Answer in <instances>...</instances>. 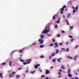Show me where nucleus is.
Listing matches in <instances>:
<instances>
[{
	"mask_svg": "<svg viewBox=\"0 0 79 79\" xmlns=\"http://www.w3.org/2000/svg\"><path fill=\"white\" fill-rule=\"evenodd\" d=\"M16 74V72H12V73H10L9 74V77H13V76H14V74Z\"/></svg>",
	"mask_w": 79,
	"mask_h": 79,
	"instance_id": "f257e3e1",
	"label": "nucleus"
},
{
	"mask_svg": "<svg viewBox=\"0 0 79 79\" xmlns=\"http://www.w3.org/2000/svg\"><path fill=\"white\" fill-rule=\"evenodd\" d=\"M75 10H73V13H76V12H77V10H78V7H77V6L76 7V8H75Z\"/></svg>",
	"mask_w": 79,
	"mask_h": 79,
	"instance_id": "f03ea898",
	"label": "nucleus"
},
{
	"mask_svg": "<svg viewBox=\"0 0 79 79\" xmlns=\"http://www.w3.org/2000/svg\"><path fill=\"white\" fill-rule=\"evenodd\" d=\"M39 43L40 44H42V43H43L44 42V40H42L41 39H40L39 40Z\"/></svg>",
	"mask_w": 79,
	"mask_h": 79,
	"instance_id": "7ed1b4c3",
	"label": "nucleus"
},
{
	"mask_svg": "<svg viewBox=\"0 0 79 79\" xmlns=\"http://www.w3.org/2000/svg\"><path fill=\"white\" fill-rule=\"evenodd\" d=\"M49 73H50V71L48 70H46V74H49Z\"/></svg>",
	"mask_w": 79,
	"mask_h": 79,
	"instance_id": "20e7f679",
	"label": "nucleus"
},
{
	"mask_svg": "<svg viewBox=\"0 0 79 79\" xmlns=\"http://www.w3.org/2000/svg\"><path fill=\"white\" fill-rule=\"evenodd\" d=\"M31 59H28L26 60V62L27 63H31Z\"/></svg>",
	"mask_w": 79,
	"mask_h": 79,
	"instance_id": "39448f33",
	"label": "nucleus"
},
{
	"mask_svg": "<svg viewBox=\"0 0 79 79\" xmlns=\"http://www.w3.org/2000/svg\"><path fill=\"white\" fill-rule=\"evenodd\" d=\"M45 31H46L47 33L48 32H49V29H47V27H46V29H45Z\"/></svg>",
	"mask_w": 79,
	"mask_h": 79,
	"instance_id": "423d86ee",
	"label": "nucleus"
},
{
	"mask_svg": "<svg viewBox=\"0 0 79 79\" xmlns=\"http://www.w3.org/2000/svg\"><path fill=\"white\" fill-rule=\"evenodd\" d=\"M60 19H61V18H59L58 21L56 22V23H57L58 24V23H60Z\"/></svg>",
	"mask_w": 79,
	"mask_h": 79,
	"instance_id": "0eeeda50",
	"label": "nucleus"
},
{
	"mask_svg": "<svg viewBox=\"0 0 79 79\" xmlns=\"http://www.w3.org/2000/svg\"><path fill=\"white\" fill-rule=\"evenodd\" d=\"M60 68L61 69H65V68H64V67L63 65H62Z\"/></svg>",
	"mask_w": 79,
	"mask_h": 79,
	"instance_id": "6e6552de",
	"label": "nucleus"
},
{
	"mask_svg": "<svg viewBox=\"0 0 79 79\" xmlns=\"http://www.w3.org/2000/svg\"><path fill=\"white\" fill-rule=\"evenodd\" d=\"M39 66V64H37V65H35V69H37V67H38V66Z\"/></svg>",
	"mask_w": 79,
	"mask_h": 79,
	"instance_id": "1a4fd4ad",
	"label": "nucleus"
},
{
	"mask_svg": "<svg viewBox=\"0 0 79 79\" xmlns=\"http://www.w3.org/2000/svg\"><path fill=\"white\" fill-rule=\"evenodd\" d=\"M77 57H78V56H75L74 58V60H75V61H76V60L77 59Z\"/></svg>",
	"mask_w": 79,
	"mask_h": 79,
	"instance_id": "9d476101",
	"label": "nucleus"
},
{
	"mask_svg": "<svg viewBox=\"0 0 79 79\" xmlns=\"http://www.w3.org/2000/svg\"><path fill=\"white\" fill-rule=\"evenodd\" d=\"M0 77L1 78H3V75H2V73H0Z\"/></svg>",
	"mask_w": 79,
	"mask_h": 79,
	"instance_id": "9b49d317",
	"label": "nucleus"
},
{
	"mask_svg": "<svg viewBox=\"0 0 79 79\" xmlns=\"http://www.w3.org/2000/svg\"><path fill=\"white\" fill-rule=\"evenodd\" d=\"M29 62H24L23 64V65H26V64H29Z\"/></svg>",
	"mask_w": 79,
	"mask_h": 79,
	"instance_id": "f8f14e48",
	"label": "nucleus"
},
{
	"mask_svg": "<svg viewBox=\"0 0 79 79\" xmlns=\"http://www.w3.org/2000/svg\"><path fill=\"white\" fill-rule=\"evenodd\" d=\"M47 32L46 31H45V30L43 31L42 32V34H45V33H47Z\"/></svg>",
	"mask_w": 79,
	"mask_h": 79,
	"instance_id": "ddd939ff",
	"label": "nucleus"
},
{
	"mask_svg": "<svg viewBox=\"0 0 79 79\" xmlns=\"http://www.w3.org/2000/svg\"><path fill=\"white\" fill-rule=\"evenodd\" d=\"M68 77H72V75H71V73H69Z\"/></svg>",
	"mask_w": 79,
	"mask_h": 79,
	"instance_id": "4468645a",
	"label": "nucleus"
},
{
	"mask_svg": "<svg viewBox=\"0 0 79 79\" xmlns=\"http://www.w3.org/2000/svg\"><path fill=\"white\" fill-rule=\"evenodd\" d=\"M71 73V69H69L68 70V71L67 72V73H69V74Z\"/></svg>",
	"mask_w": 79,
	"mask_h": 79,
	"instance_id": "2eb2a0df",
	"label": "nucleus"
},
{
	"mask_svg": "<svg viewBox=\"0 0 79 79\" xmlns=\"http://www.w3.org/2000/svg\"><path fill=\"white\" fill-rule=\"evenodd\" d=\"M61 59H62V58H60L57 59V60L58 61H59V63H60V60H61Z\"/></svg>",
	"mask_w": 79,
	"mask_h": 79,
	"instance_id": "dca6fc26",
	"label": "nucleus"
},
{
	"mask_svg": "<svg viewBox=\"0 0 79 79\" xmlns=\"http://www.w3.org/2000/svg\"><path fill=\"white\" fill-rule=\"evenodd\" d=\"M56 54H57V53H58V52H59V50L56 49Z\"/></svg>",
	"mask_w": 79,
	"mask_h": 79,
	"instance_id": "f3484780",
	"label": "nucleus"
},
{
	"mask_svg": "<svg viewBox=\"0 0 79 79\" xmlns=\"http://www.w3.org/2000/svg\"><path fill=\"white\" fill-rule=\"evenodd\" d=\"M67 58H70V59H71L72 60H73V58H72V57H71L70 56H68L67 57Z\"/></svg>",
	"mask_w": 79,
	"mask_h": 79,
	"instance_id": "a211bd4d",
	"label": "nucleus"
},
{
	"mask_svg": "<svg viewBox=\"0 0 79 79\" xmlns=\"http://www.w3.org/2000/svg\"><path fill=\"white\" fill-rule=\"evenodd\" d=\"M11 63H12L11 61H10L9 62V65H10V66H11Z\"/></svg>",
	"mask_w": 79,
	"mask_h": 79,
	"instance_id": "6ab92c4d",
	"label": "nucleus"
},
{
	"mask_svg": "<svg viewBox=\"0 0 79 79\" xmlns=\"http://www.w3.org/2000/svg\"><path fill=\"white\" fill-rule=\"evenodd\" d=\"M52 61L53 62H55V61H56V59H54L52 60Z\"/></svg>",
	"mask_w": 79,
	"mask_h": 79,
	"instance_id": "aec40b11",
	"label": "nucleus"
},
{
	"mask_svg": "<svg viewBox=\"0 0 79 79\" xmlns=\"http://www.w3.org/2000/svg\"><path fill=\"white\" fill-rule=\"evenodd\" d=\"M59 47V46H58V44H57V45H55V46H54V47L55 48H56V47Z\"/></svg>",
	"mask_w": 79,
	"mask_h": 79,
	"instance_id": "412c9836",
	"label": "nucleus"
},
{
	"mask_svg": "<svg viewBox=\"0 0 79 79\" xmlns=\"http://www.w3.org/2000/svg\"><path fill=\"white\" fill-rule=\"evenodd\" d=\"M20 61H21V62H24V60H23V59H20Z\"/></svg>",
	"mask_w": 79,
	"mask_h": 79,
	"instance_id": "4be33fe9",
	"label": "nucleus"
},
{
	"mask_svg": "<svg viewBox=\"0 0 79 79\" xmlns=\"http://www.w3.org/2000/svg\"><path fill=\"white\" fill-rule=\"evenodd\" d=\"M18 77H19V75H18L16 76V78H18Z\"/></svg>",
	"mask_w": 79,
	"mask_h": 79,
	"instance_id": "5701e85b",
	"label": "nucleus"
},
{
	"mask_svg": "<svg viewBox=\"0 0 79 79\" xmlns=\"http://www.w3.org/2000/svg\"><path fill=\"white\" fill-rule=\"evenodd\" d=\"M6 64V63L4 62L2 63V65H5Z\"/></svg>",
	"mask_w": 79,
	"mask_h": 79,
	"instance_id": "b1692460",
	"label": "nucleus"
},
{
	"mask_svg": "<svg viewBox=\"0 0 79 79\" xmlns=\"http://www.w3.org/2000/svg\"><path fill=\"white\" fill-rule=\"evenodd\" d=\"M49 47H50V46H53V44H50V45H49Z\"/></svg>",
	"mask_w": 79,
	"mask_h": 79,
	"instance_id": "393cba45",
	"label": "nucleus"
},
{
	"mask_svg": "<svg viewBox=\"0 0 79 79\" xmlns=\"http://www.w3.org/2000/svg\"><path fill=\"white\" fill-rule=\"evenodd\" d=\"M53 19H55V15H54L53 17Z\"/></svg>",
	"mask_w": 79,
	"mask_h": 79,
	"instance_id": "a878e982",
	"label": "nucleus"
},
{
	"mask_svg": "<svg viewBox=\"0 0 79 79\" xmlns=\"http://www.w3.org/2000/svg\"><path fill=\"white\" fill-rule=\"evenodd\" d=\"M66 23H67V24L68 25H69V23H68V20L66 21Z\"/></svg>",
	"mask_w": 79,
	"mask_h": 79,
	"instance_id": "bb28decb",
	"label": "nucleus"
},
{
	"mask_svg": "<svg viewBox=\"0 0 79 79\" xmlns=\"http://www.w3.org/2000/svg\"><path fill=\"white\" fill-rule=\"evenodd\" d=\"M61 11H64V8H63V7H62V8L61 9Z\"/></svg>",
	"mask_w": 79,
	"mask_h": 79,
	"instance_id": "cd10ccee",
	"label": "nucleus"
},
{
	"mask_svg": "<svg viewBox=\"0 0 79 79\" xmlns=\"http://www.w3.org/2000/svg\"><path fill=\"white\" fill-rule=\"evenodd\" d=\"M62 45H63V43H59V45H60V46H61Z\"/></svg>",
	"mask_w": 79,
	"mask_h": 79,
	"instance_id": "c85d7f7f",
	"label": "nucleus"
},
{
	"mask_svg": "<svg viewBox=\"0 0 79 79\" xmlns=\"http://www.w3.org/2000/svg\"><path fill=\"white\" fill-rule=\"evenodd\" d=\"M40 58H44V56L43 55L41 56H40Z\"/></svg>",
	"mask_w": 79,
	"mask_h": 79,
	"instance_id": "c756f323",
	"label": "nucleus"
},
{
	"mask_svg": "<svg viewBox=\"0 0 79 79\" xmlns=\"http://www.w3.org/2000/svg\"><path fill=\"white\" fill-rule=\"evenodd\" d=\"M40 48H43V47H44V45H40Z\"/></svg>",
	"mask_w": 79,
	"mask_h": 79,
	"instance_id": "7c9ffc66",
	"label": "nucleus"
},
{
	"mask_svg": "<svg viewBox=\"0 0 79 79\" xmlns=\"http://www.w3.org/2000/svg\"><path fill=\"white\" fill-rule=\"evenodd\" d=\"M70 29H73V27H71V26H70Z\"/></svg>",
	"mask_w": 79,
	"mask_h": 79,
	"instance_id": "2f4dec72",
	"label": "nucleus"
},
{
	"mask_svg": "<svg viewBox=\"0 0 79 79\" xmlns=\"http://www.w3.org/2000/svg\"><path fill=\"white\" fill-rule=\"evenodd\" d=\"M35 73V71L31 72V74H34Z\"/></svg>",
	"mask_w": 79,
	"mask_h": 79,
	"instance_id": "473e14b6",
	"label": "nucleus"
},
{
	"mask_svg": "<svg viewBox=\"0 0 79 79\" xmlns=\"http://www.w3.org/2000/svg\"><path fill=\"white\" fill-rule=\"evenodd\" d=\"M69 36L70 38H71V39H73V37L71 36V35H69Z\"/></svg>",
	"mask_w": 79,
	"mask_h": 79,
	"instance_id": "72a5a7b5",
	"label": "nucleus"
},
{
	"mask_svg": "<svg viewBox=\"0 0 79 79\" xmlns=\"http://www.w3.org/2000/svg\"><path fill=\"white\" fill-rule=\"evenodd\" d=\"M66 51L67 52H69V49H68V48H67Z\"/></svg>",
	"mask_w": 79,
	"mask_h": 79,
	"instance_id": "f704fd0d",
	"label": "nucleus"
},
{
	"mask_svg": "<svg viewBox=\"0 0 79 79\" xmlns=\"http://www.w3.org/2000/svg\"><path fill=\"white\" fill-rule=\"evenodd\" d=\"M62 50H63V52H64V51H66L65 49H64L63 48H62Z\"/></svg>",
	"mask_w": 79,
	"mask_h": 79,
	"instance_id": "c9c22d12",
	"label": "nucleus"
},
{
	"mask_svg": "<svg viewBox=\"0 0 79 79\" xmlns=\"http://www.w3.org/2000/svg\"><path fill=\"white\" fill-rule=\"evenodd\" d=\"M71 16V14H69L67 16L68 17H69Z\"/></svg>",
	"mask_w": 79,
	"mask_h": 79,
	"instance_id": "e433bc0d",
	"label": "nucleus"
},
{
	"mask_svg": "<svg viewBox=\"0 0 79 79\" xmlns=\"http://www.w3.org/2000/svg\"><path fill=\"white\" fill-rule=\"evenodd\" d=\"M69 3H70V5H71V3H71V1H69Z\"/></svg>",
	"mask_w": 79,
	"mask_h": 79,
	"instance_id": "4c0bfd02",
	"label": "nucleus"
},
{
	"mask_svg": "<svg viewBox=\"0 0 79 79\" xmlns=\"http://www.w3.org/2000/svg\"><path fill=\"white\" fill-rule=\"evenodd\" d=\"M29 71V70H27L26 71V73H28V71Z\"/></svg>",
	"mask_w": 79,
	"mask_h": 79,
	"instance_id": "58836bf2",
	"label": "nucleus"
},
{
	"mask_svg": "<svg viewBox=\"0 0 79 79\" xmlns=\"http://www.w3.org/2000/svg\"><path fill=\"white\" fill-rule=\"evenodd\" d=\"M54 45H58V43H55L54 44Z\"/></svg>",
	"mask_w": 79,
	"mask_h": 79,
	"instance_id": "ea45409f",
	"label": "nucleus"
},
{
	"mask_svg": "<svg viewBox=\"0 0 79 79\" xmlns=\"http://www.w3.org/2000/svg\"><path fill=\"white\" fill-rule=\"evenodd\" d=\"M55 55V54L53 53L52 55L51 56H54Z\"/></svg>",
	"mask_w": 79,
	"mask_h": 79,
	"instance_id": "a19ab883",
	"label": "nucleus"
},
{
	"mask_svg": "<svg viewBox=\"0 0 79 79\" xmlns=\"http://www.w3.org/2000/svg\"><path fill=\"white\" fill-rule=\"evenodd\" d=\"M57 37H60V35L58 34L57 35Z\"/></svg>",
	"mask_w": 79,
	"mask_h": 79,
	"instance_id": "79ce46f5",
	"label": "nucleus"
},
{
	"mask_svg": "<svg viewBox=\"0 0 79 79\" xmlns=\"http://www.w3.org/2000/svg\"><path fill=\"white\" fill-rule=\"evenodd\" d=\"M52 42H55V40L54 39H53L52 40Z\"/></svg>",
	"mask_w": 79,
	"mask_h": 79,
	"instance_id": "37998d69",
	"label": "nucleus"
},
{
	"mask_svg": "<svg viewBox=\"0 0 79 79\" xmlns=\"http://www.w3.org/2000/svg\"><path fill=\"white\" fill-rule=\"evenodd\" d=\"M52 56H49V59H51V58H52Z\"/></svg>",
	"mask_w": 79,
	"mask_h": 79,
	"instance_id": "c03bdc74",
	"label": "nucleus"
},
{
	"mask_svg": "<svg viewBox=\"0 0 79 79\" xmlns=\"http://www.w3.org/2000/svg\"><path fill=\"white\" fill-rule=\"evenodd\" d=\"M78 46H79L77 45L76 46V47H75V48H77L78 47Z\"/></svg>",
	"mask_w": 79,
	"mask_h": 79,
	"instance_id": "a18cd8bd",
	"label": "nucleus"
},
{
	"mask_svg": "<svg viewBox=\"0 0 79 79\" xmlns=\"http://www.w3.org/2000/svg\"><path fill=\"white\" fill-rule=\"evenodd\" d=\"M66 6H65V5H64V6H63V8H66Z\"/></svg>",
	"mask_w": 79,
	"mask_h": 79,
	"instance_id": "49530a36",
	"label": "nucleus"
},
{
	"mask_svg": "<svg viewBox=\"0 0 79 79\" xmlns=\"http://www.w3.org/2000/svg\"><path fill=\"white\" fill-rule=\"evenodd\" d=\"M43 37H44V36L43 35H42L41 36V39H43Z\"/></svg>",
	"mask_w": 79,
	"mask_h": 79,
	"instance_id": "de8ad7c7",
	"label": "nucleus"
},
{
	"mask_svg": "<svg viewBox=\"0 0 79 79\" xmlns=\"http://www.w3.org/2000/svg\"><path fill=\"white\" fill-rule=\"evenodd\" d=\"M39 71L40 72H42V70L40 69H39Z\"/></svg>",
	"mask_w": 79,
	"mask_h": 79,
	"instance_id": "09e8293b",
	"label": "nucleus"
},
{
	"mask_svg": "<svg viewBox=\"0 0 79 79\" xmlns=\"http://www.w3.org/2000/svg\"><path fill=\"white\" fill-rule=\"evenodd\" d=\"M45 77V75H43L42 76H41L42 77Z\"/></svg>",
	"mask_w": 79,
	"mask_h": 79,
	"instance_id": "8fccbe9b",
	"label": "nucleus"
},
{
	"mask_svg": "<svg viewBox=\"0 0 79 79\" xmlns=\"http://www.w3.org/2000/svg\"><path fill=\"white\" fill-rule=\"evenodd\" d=\"M60 13V14H63V11H62Z\"/></svg>",
	"mask_w": 79,
	"mask_h": 79,
	"instance_id": "3c124183",
	"label": "nucleus"
},
{
	"mask_svg": "<svg viewBox=\"0 0 79 79\" xmlns=\"http://www.w3.org/2000/svg\"><path fill=\"white\" fill-rule=\"evenodd\" d=\"M19 52L20 53H22V52H23V51L22 50L19 51Z\"/></svg>",
	"mask_w": 79,
	"mask_h": 79,
	"instance_id": "603ef678",
	"label": "nucleus"
},
{
	"mask_svg": "<svg viewBox=\"0 0 79 79\" xmlns=\"http://www.w3.org/2000/svg\"><path fill=\"white\" fill-rule=\"evenodd\" d=\"M62 33H64V31H62Z\"/></svg>",
	"mask_w": 79,
	"mask_h": 79,
	"instance_id": "864d4df0",
	"label": "nucleus"
},
{
	"mask_svg": "<svg viewBox=\"0 0 79 79\" xmlns=\"http://www.w3.org/2000/svg\"><path fill=\"white\" fill-rule=\"evenodd\" d=\"M22 69V68H19V70L20 69Z\"/></svg>",
	"mask_w": 79,
	"mask_h": 79,
	"instance_id": "5fc2aeb1",
	"label": "nucleus"
},
{
	"mask_svg": "<svg viewBox=\"0 0 79 79\" xmlns=\"http://www.w3.org/2000/svg\"><path fill=\"white\" fill-rule=\"evenodd\" d=\"M58 73H59V75H61V73H60V72H59Z\"/></svg>",
	"mask_w": 79,
	"mask_h": 79,
	"instance_id": "6e6d98bb",
	"label": "nucleus"
},
{
	"mask_svg": "<svg viewBox=\"0 0 79 79\" xmlns=\"http://www.w3.org/2000/svg\"><path fill=\"white\" fill-rule=\"evenodd\" d=\"M65 18V16L64 15H63V18Z\"/></svg>",
	"mask_w": 79,
	"mask_h": 79,
	"instance_id": "4d7b16f0",
	"label": "nucleus"
},
{
	"mask_svg": "<svg viewBox=\"0 0 79 79\" xmlns=\"http://www.w3.org/2000/svg\"><path fill=\"white\" fill-rule=\"evenodd\" d=\"M58 26H57V25H56V26L55 27V28H56V27H57Z\"/></svg>",
	"mask_w": 79,
	"mask_h": 79,
	"instance_id": "13d9d810",
	"label": "nucleus"
},
{
	"mask_svg": "<svg viewBox=\"0 0 79 79\" xmlns=\"http://www.w3.org/2000/svg\"><path fill=\"white\" fill-rule=\"evenodd\" d=\"M35 44H36V43H35L33 44V45H35Z\"/></svg>",
	"mask_w": 79,
	"mask_h": 79,
	"instance_id": "bf43d9fd",
	"label": "nucleus"
},
{
	"mask_svg": "<svg viewBox=\"0 0 79 79\" xmlns=\"http://www.w3.org/2000/svg\"><path fill=\"white\" fill-rule=\"evenodd\" d=\"M68 42H67L66 43V45H68Z\"/></svg>",
	"mask_w": 79,
	"mask_h": 79,
	"instance_id": "052dcab7",
	"label": "nucleus"
},
{
	"mask_svg": "<svg viewBox=\"0 0 79 79\" xmlns=\"http://www.w3.org/2000/svg\"><path fill=\"white\" fill-rule=\"evenodd\" d=\"M75 79H79V78H78V77H76L75 78Z\"/></svg>",
	"mask_w": 79,
	"mask_h": 79,
	"instance_id": "680f3d73",
	"label": "nucleus"
},
{
	"mask_svg": "<svg viewBox=\"0 0 79 79\" xmlns=\"http://www.w3.org/2000/svg\"><path fill=\"white\" fill-rule=\"evenodd\" d=\"M72 8L73 9V10H75V8L73 6Z\"/></svg>",
	"mask_w": 79,
	"mask_h": 79,
	"instance_id": "e2e57ef3",
	"label": "nucleus"
},
{
	"mask_svg": "<svg viewBox=\"0 0 79 79\" xmlns=\"http://www.w3.org/2000/svg\"><path fill=\"white\" fill-rule=\"evenodd\" d=\"M73 40H74V39H72L71 41V42H73Z\"/></svg>",
	"mask_w": 79,
	"mask_h": 79,
	"instance_id": "0e129e2a",
	"label": "nucleus"
},
{
	"mask_svg": "<svg viewBox=\"0 0 79 79\" xmlns=\"http://www.w3.org/2000/svg\"><path fill=\"white\" fill-rule=\"evenodd\" d=\"M59 71H61V72H62V70H59Z\"/></svg>",
	"mask_w": 79,
	"mask_h": 79,
	"instance_id": "69168bd1",
	"label": "nucleus"
},
{
	"mask_svg": "<svg viewBox=\"0 0 79 79\" xmlns=\"http://www.w3.org/2000/svg\"><path fill=\"white\" fill-rule=\"evenodd\" d=\"M8 73H11V71H9Z\"/></svg>",
	"mask_w": 79,
	"mask_h": 79,
	"instance_id": "338daca9",
	"label": "nucleus"
},
{
	"mask_svg": "<svg viewBox=\"0 0 79 79\" xmlns=\"http://www.w3.org/2000/svg\"><path fill=\"white\" fill-rule=\"evenodd\" d=\"M46 79H48V77H46Z\"/></svg>",
	"mask_w": 79,
	"mask_h": 79,
	"instance_id": "774afa93",
	"label": "nucleus"
}]
</instances>
